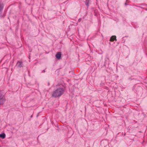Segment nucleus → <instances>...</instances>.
Returning a JSON list of instances; mask_svg holds the SVG:
<instances>
[{
	"label": "nucleus",
	"instance_id": "f257e3e1",
	"mask_svg": "<svg viewBox=\"0 0 147 147\" xmlns=\"http://www.w3.org/2000/svg\"><path fill=\"white\" fill-rule=\"evenodd\" d=\"M64 92V89L62 88H57L53 93L52 96L55 98L59 97Z\"/></svg>",
	"mask_w": 147,
	"mask_h": 147
},
{
	"label": "nucleus",
	"instance_id": "f03ea898",
	"mask_svg": "<svg viewBox=\"0 0 147 147\" xmlns=\"http://www.w3.org/2000/svg\"><path fill=\"white\" fill-rule=\"evenodd\" d=\"M5 101V99L4 96L2 95H0V105H3Z\"/></svg>",
	"mask_w": 147,
	"mask_h": 147
},
{
	"label": "nucleus",
	"instance_id": "7ed1b4c3",
	"mask_svg": "<svg viewBox=\"0 0 147 147\" xmlns=\"http://www.w3.org/2000/svg\"><path fill=\"white\" fill-rule=\"evenodd\" d=\"M22 62L18 61L17 63L16 66L18 67L21 68L22 67Z\"/></svg>",
	"mask_w": 147,
	"mask_h": 147
},
{
	"label": "nucleus",
	"instance_id": "20e7f679",
	"mask_svg": "<svg viewBox=\"0 0 147 147\" xmlns=\"http://www.w3.org/2000/svg\"><path fill=\"white\" fill-rule=\"evenodd\" d=\"M116 37L115 36H112L110 38V41L111 42H113L115 40V41L117 40V39H116Z\"/></svg>",
	"mask_w": 147,
	"mask_h": 147
},
{
	"label": "nucleus",
	"instance_id": "39448f33",
	"mask_svg": "<svg viewBox=\"0 0 147 147\" xmlns=\"http://www.w3.org/2000/svg\"><path fill=\"white\" fill-rule=\"evenodd\" d=\"M3 6V4L1 2H0V14L2 13Z\"/></svg>",
	"mask_w": 147,
	"mask_h": 147
},
{
	"label": "nucleus",
	"instance_id": "423d86ee",
	"mask_svg": "<svg viewBox=\"0 0 147 147\" xmlns=\"http://www.w3.org/2000/svg\"><path fill=\"white\" fill-rule=\"evenodd\" d=\"M55 56L57 59H59L61 57V53L60 52L57 53Z\"/></svg>",
	"mask_w": 147,
	"mask_h": 147
},
{
	"label": "nucleus",
	"instance_id": "0eeeda50",
	"mask_svg": "<svg viewBox=\"0 0 147 147\" xmlns=\"http://www.w3.org/2000/svg\"><path fill=\"white\" fill-rule=\"evenodd\" d=\"M5 137V134L3 133L0 134V138L3 139H4Z\"/></svg>",
	"mask_w": 147,
	"mask_h": 147
},
{
	"label": "nucleus",
	"instance_id": "6e6552de",
	"mask_svg": "<svg viewBox=\"0 0 147 147\" xmlns=\"http://www.w3.org/2000/svg\"><path fill=\"white\" fill-rule=\"evenodd\" d=\"M81 20H82V19L81 18H80L78 20V21L79 22H80Z\"/></svg>",
	"mask_w": 147,
	"mask_h": 147
},
{
	"label": "nucleus",
	"instance_id": "1a4fd4ad",
	"mask_svg": "<svg viewBox=\"0 0 147 147\" xmlns=\"http://www.w3.org/2000/svg\"><path fill=\"white\" fill-rule=\"evenodd\" d=\"M88 2H89V1H88V2L87 3H86V5H87L88 6Z\"/></svg>",
	"mask_w": 147,
	"mask_h": 147
},
{
	"label": "nucleus",
	"instance_id": "9d476101",
	"mask_svg": "<svg viewBox=\"0 0 147 147\" xmlns=\"http://www.w3.org/2000/svg\"><path fill=\"white\" fill-rule=\"evenodd\" d=\"M42 71L44 72H45V70H43Z\"/></svg>",
	"mask_w": 147,
	"mask_h": 147
},
{
	"label": "nucleus",
	"instance_id": "9b49d317",
	"mask_svg": "<svg viewBox=\"0 0 147 147\" xmlns=\"http://www.w3.org/2000/svg\"><path fill=\"white\" fill-rule=\"evenodd\" d=\"M125 5H127V4H126V3H125Z\"/></svg>",
	"mask_w": 147,
	"mask_h": 147
},
{
	"label": "nucleus",
	"instance_id": "f8f14e48",
	"mask_svg": "<svg viewBox=\"0 0 147 147\" xmlns=\"http://www.w3.org/2000/svg\"><path fill=\"white\" fill-rule=\"evenodd\" d=\"M48 85H49V82L48 83Z\"/></svg>",
	"mask_w": 147,
	"mask_h": 147
},
{
	"label": "nucleus",
	"instance_id": "ddd939ff",
	"mask_svg": "<svg viewBox=\"0 0 147 147\" xmlns=\"http://www.w3.org/2000/svg\"><path fill=\"white\" fill-rule=\"evenodd\" d=\"M32 117V115L31 116V117Z\"/></svg>",
	"mask_w": 147,
	"mask_h": 147
},
{
	"label": "nucleus",
	"instance_id": "4468645a",
	"mask_svg": "<svg viewBox=\"0 0 147 147\" xmlns=\"http://www.w3.org/2000/svg\"><path fill=\"white\" fill-rule=\"evenodd\" d=\"M2 94H0V95H2Z\"/></svg>",
	"mask_w": 147,
	"mask_h": 147
}]
</instances>
